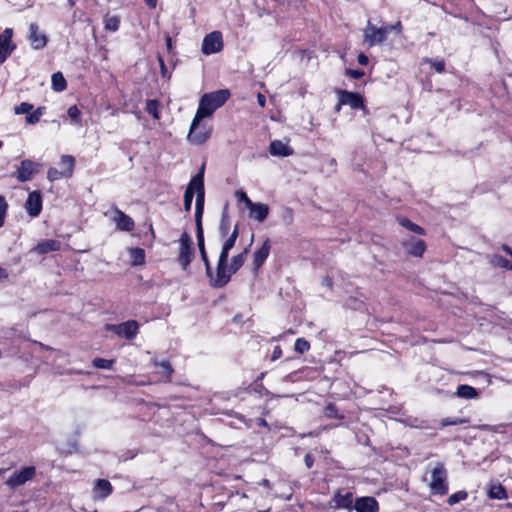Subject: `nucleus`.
<instances>
[{
  "instance_id": "f257e3e1",
  "label": "nucleus",
  "mask_w": 512,
  "mask_h": 512,
  "mask_svg": "<svg viewBox=\"0 0 512 512\" xmlns=\"http://www.w3.org/2000/svg\"><path fill=\"white\" fill-rule=\"evenodd\" d=\"M231 93L228 89H220L214 92L205 93L199 102L197 113L209 117L213 112L224 105Z\"/></svg>"
},
{
  "instance_id": "f03ea898",
  "label": "nucleus",
  "mask_w": 512,
  "mask_h": 512,
  "mask_svg": "<svg viewBox=\"0 0 512 512\" xmlns=\"http://www.w3.org/2000/svg\"><path fill=\"white\" fill-rule=\"evenodd\" d=\"M205 116L200 113L195 114L192 123L190 125V129L187 135V140L192 145H202L211 137V128L206 126L205 124L200 125V122Z\"/></svg>"
},
{
  "instance_id": "7ed1b4c3",
  "label": "nucleus",
  "mask_w": 512,
  "mask_h": 512,
  "mask_svg": "<svg viewBox=\"0 0 512 512\" xmlns=\"http://www.w3.org/2000/svg\"><path fill=\"white\" fill-rule=\"evenodd\" d=\"M194 246L191 236L183 232L179 238V253L177 261L181 268L186 271L194 259Z\"/></svg>"
},
{
  "instance_id": "20e7f679",
  "label": "nucleus",
  "mask_w": 512,
  "mask_h": 512,
  "mask_svg": "<svg viewBox=\"0 0 512 512\" xmlns=\"http://www.w3.org/2000/svg\"><path fill=\"white\" fill-rule=\"evenodd\" d=\"M430 490L434 495L448 493L447 471L442 463H437L431 472Z\"/></svg>"
},
{
  "instance_id": "39448f33",
  "label": "nucleus",
  "mask_w": 512,
  "mask_h": 512,
  "mask_svg": "<svg viewBox=\"0 0 512 512\" xmlns=\"http://www.w3.org/2000/svg\"><path fill=\"white\" fill-rule=\"evenodd\" d=\"M140 325L136 320H128L120 324H107L105 329L117 335L120 338H124L131 341L136 338L139 333Z\"/></svg>"
},
{
  "instance_id": "423d86ee",
  "label": "nucleus",
  "mask_w": 512,
  "mask_h": 512,
  "mask_svg": "<svg viewBox=\"0 0 512 512\" xmlns=\"http://www.w3.org/2000/svg\"><path fill=\"white\" fill-rule=\"evenodd\" d=\"M231 272L228 264L217 263L216 272L211 269V274L206 275L209 278V285L214 289H221L225 287L231 280Z\"/></svg>"
},
{
  "instance_id": "0eeeda50",
  "label": "nucleus",
  "mask_w": 512,
  "mask_h": 512,
  "mask_svg": "<svg viewBox=\"0 0 512 512\" xmlns=\"http://www.w3.org/2000/svg\"><path fill=\"white\" fill-rule=\"evenodd\" d=\"M387 35L388 32L385 26L378 28L368 21L367 26L364 29V42L367 43L369 47L382 44L386 41Z\"/></svg>"
},
{
  "instance_id": "6e6552de",
  "label": "nucleus",
  "mask_w": 512,
  "mask_h": 512,
  "mask_svg": "<svg viewBox=\"0 0 512 512\" xmlns=\"http://www.w3.org/2000/svg\"><path fill=\"white\" fill-rule=\"evenodd\" d=\"M338 96L339 102L335 108L336 111H339L342 105H348L354 110L364 108V99L359 93L338 90Z\"/></svg>"
},
{
  "instance_id": "1a4fd4ad",
  "label": "nucleus",
  "mask_w": 512,
  "mask_h": 512,
  "mask_svg": "<svg viewBox=\"0 0 512 512\" xmlns=\"http://www.w3.org/2000/svg\"><path fill=\"white\" fill-rule=\"evenodd\" d=\"M204 171H205V163L202 164L199 171L195 176L191 179V186H193V191L196 193V205L195 208H203L204 209V201H205V188H204Z\"/></svg>"
},
{
  "instance_id": "9d476101",
  "label": "nucleus",
  "mask_w": 512,
  "mask_h": 512,
  "mask_svg": "<svg viewBox=\"0 0 512 512\" xmlns=\"http://www.w3.org/2000/svg\"><path fill=\"white\" fill-rule=\"evenodd\" d=\"M223 48L222 34L220 31H213L207 34L202 42V53L211 55L220 52Z\"/></svg>"
},
{
  "instance_id": "9b49d317",
  "label": "nucleus",
  "mask_w": 512,
  "mask_h": 512,
  "mask_svg": "<svg viewBox=\"0 0 512 512\" xmlns=\"http://www.w3.org/2000/svg\"><path fill=\"white\" fill-rule=\"evenodd\" d=\"M36 474L34 466H27L20 471H15L6 481V484L11 488H16L31 480Z\"/></svg>"
},
{
  "instance_id": "f8f14e48",
  "label": "nucleus",
  "mask_w": 512,
  "mask_h": 512,
  "mask_svg": "<svg viewBox=\"0 0 512 512\" xmlns=\"http://www.w3.org/2000/svg\"><path fill=\"white\" fill-rule=\"evenodd\" d=\"M61 163H67V169L66 170L59 171L58 169L53 168V167L49 168V170L47 172V178L51 182L59 180V179H61L63 177H69V176L72 175L74 164H75L74 157L70 156V155H63L61 157Z\"/></svg>"
},
{
  "instance_id": "ddd939ff",
  "label": "nucleus",
  "mask_w": 512,
  "mask_h": 512,
  "mask_svg": "<svg viewBox=\"0 0 512 512\" xmlns=\"http://www.w3.org/2000/svg\"><path fill=\"white\" fill-rule=\"evenodd\" d=\"M40 165L32 160H22L17 169L16 177L20 182H27L38 172Z\"/></svg>"
},
{
  "instance_id": "4468645a",
  "label": "nucleus",
  "mask_w": 512,
  "mask_h": 512,
  "mask_svg": "<svg viewBox=\"0 0 512 512\" xmlns=\"http://www.w3.org/2000/svg\"><path fill=\"white\" fill-rule=\"evenodd\" d=\"M402 246L408 255L422 257L426 250V243L422 239L410 236L402 242Z\"/></svg>"
},
{
  "instance_id": "2eb2a0df",
  "label": "nucleus",
  "mask_w": 512,
  "mask_h": 512,
  "mask_svg": "<svg viewBox=\"0 0 512 512\" xmlns=\"http://www.w3.org/2000/svg\"><path fill=\"white\" fill-rule=\"evenodd\" d=\"M353 510L356 512H379L380 506L374 497L361 496L355 499Z\"/></svg>"
},
{
  "instance_id": "dca6fc26",
  "label": "nucleus",
  "mask_w": 512,
  "mask_h": 512,
  "mask_svg": "<svg viewBox=\"0 0 512 512\" xmlns=\"http://www.w3.org/2000/svg\"><path fill=\"white\" fill-rule=\"evenodd\" d=\"M28 40L31 46L35 50L43 49L48 42V38L44 33L39 32V26L37 23H31L29 25Z\"/></svg>"
},
{
  "instance_id": "f3484780",
  "label": "nucleus",
  "mask_w": 512,
  "mask_h": 512,
  "mask_svg": "<svg viewBox=\"0 0 512 512\" xmlns=\"http://www.w3.org/2000/svg\"><path fill=\"white\" fill-rule=\"evenodd\" d=\"M25 209L29 216L37 217L42 210V196L40 191H33L29 193L25 202Z\"/></svg>"
},
{
  "instance_id": "a211bd4d",
  "label": "nucleus",
  "mask_w": 512,
  "mask_h": 512,
  "mask_svg": "<svg viewBox=\"0 0 512 512\" xmlns=\"http://www.w3.org/2000/svg\"><path fill=\"white\" fill-rule=\"evenodd\" d=\"M113 221L121 231L130 232L135 227L134 220L118 208H114Z\"/></svg>"
},
{
  "instance_id": "6ab92c4d",
  "label": "nucleus",
  "mask_w": 512,
  "mask_h": 512,
  "mask_svg": "<svg viewBox=\"0 0 512 512\" xmlns=\"http://www.w3.org/2000/svg\"><path fill=\"white\" fill-rule=\"evenodd\" d=\"M271 244L270 239L267 238L262 246L253 253V269L258 271L265 263L270 254Z\"/></svg>"
},
{
  "instance_id": "aec40b11",
  "label": "nucleus",
  "mask_w": 512,
  "mask_h": 512,
  "mask_svg": "<svg viewBox=\"0 0 512 512\" xmlns=\"http://www.w3.org/2000/svg\"><path fill=\"white\" fill-rule=\"evenodd\" d=\"M61 248V242L55 239H44L35 245L31 252L37 255H45L49 252L58 251Z\"/></svg>"
},
{
  "instance_id": "412c9836",
  "label": "nucleus",
  "mask_w": 512,
  "mask_h": 512,
  "mask_svg": "<svg viewBox=\"0 0 512 512\" xmlns=\"http://www.w3.org/2000/svg\"><path fill=\"white\" fill-rule=\"evenodd\" d=\"M269 152L276 157H288L294 153L293 149L281 140H273L269 145Z\"/></svg>"
},
{
  "instance_id": "4be33fe9",
  "label": "nucleus",
  "mask_w": 512,
  "mask_h": 512,
  "mask_svg": "<svg viewBox=\"0 0 512 512\" xmlns=\"http://www.w3.org/2000/svg\"><path fill=\"white\" fill-rule=\"evenodd\" d=\"M113 491L111 483L106 479H98L93 487L95 499H105Z\"/></svg>"
},
{
  "instance_id": "5701e85b",
  "label": "nucleus",
  "mask_w": 512,
  "mask_h": 512,
  "mask_svg": "<svg viewBox=\"0 0 512 512\" xmlns=\"http://www.w3.org/2000/svg\"><path fill=\"white\" fill-rule=\"evenodd\" d=\"M248 209L249 216L258 221L259 223L263 222L267 218L269 213V207L264 203L253 202Z\"/></svg>"
},
{
  "instance_id": "b1692460",
  "label": "nucleus",
  "mask_w": 512,
  "mask_h": 512,
  "mask_svg": "<svg viewBox=\"0 0 512 512\" xmlns=\"http://www.w3.org/2000/svg\"><path fill=\"white\" fill-rule=\"evenodd\" d=\"M333 500L337 508H344L349 511L354 509L355 500H353V494L351 492H346L345 494L338 492L334 495Z\"/></svg>"
},
{
  "instance_id": "393cba45",
  "label": "nucleus",
  "mask_w": 512,
  "mask_h": 512,
  "mask_svg": "<svg viewBox=\"0 0 512 512\" xmlns=\"http://www.w3.org/2000/svg\"><path fill=\"white\" fill-rule=\"evenodd\" d=\"M253 238H254V235H252L251 237V242H253ZM252 243H250L246 248H244V250L233 256L231 258V261H230V270L231 272H233L234 274L244 265L245 261H246V257H247V254L249 253V248L251 246Z\"/></svg>"
},
{
  "instance_id": "a878e982",
  "label": "nucleus",
  "mask_w": 512,
  "mask_h": 512,
  "mask_svg": "<svg viewBox=\"0 0 512 512\" xmlns=\"http://www.w3.org/2000/svg\"><path fill=\"white\" fill-rule=\"evenodd\" d=\"M151 362L155 367L162 368L163 381L167 382V383L171 382L172 374L174 373V369H173L172 365L170 364V362L167 360L159 361L156 358L152 359Z\"/></svg>"
},
{
  "instance_id": "bb28decb",
  "label": "nucleus",
  "mask_w": 512,
  "mask_h": 512,
  "mask_svg": "<svg viewBox=\"0 0 512 512\" xmlns=\"http://www.w3.org/2000/svg\"><path fill=\"white\" fill-rule=\"evenodd\" d=\"M455 396L463 399H474L479 396V391L470 385L461 384L457 387Z\"/></svg>"
},
{
  "instance_id": "cd10ccee",
  "label": "nucleus",
  "mask_w": 512,
  "mask_h": 512,
  "mask_svg": "<svg viewBox=\"0 0 512 512\" xmlns=\"http://www.w3.org/2000/svg\"><path fill=\"white\" fill-rule=\"evenodd\" d=\"M230 230V218L227 212V205L224 207L219 224V234L225 238L228 236Z\"/></svg>"
},
{
  "instance_id": "c85d7f7f",
  "label": "nucleus",
  "mask_w": 512,
  "mask_h": 512,
  "mask_svg": "<svg viewBox=\"0 0 512 512\" xmlns=\"http://www.w3.org/2000/svg\"><path fill=\"white\" fill-rule=\"evenodd\" d=\"M103 22L105 30L110 32H116L120 27V17L117 15L106 14Z\"/></svg>"
},
{
  "instance_id": "c756f323",
  "label": "nucleus",
  "mask_w": 512,
  "mask_h": 512,
  "mask_svg": "<svg viewBox=\"0 0 512 512\" xmlns=\"http://www.w3.org/2000/svg\"><path fill=\"white\" fill-rule=\"evenodd\" d=\"M398 223H399L402 227L406 228L407 230H409V231H411V232H413V233H415V234H418V235H425V230H424L421 226H419V225H417V224L413 223L411 220H409V219H408V218H406V217H400V218H398Z\"/></svg>"
},
{
  "instance_id": "7c9ffc66",
  "label": "nucleus",
  "mask_w": 512,
  "mask_h": 512,
  "mask_svg": "<svg viewBox=\"0 0 512 512\" xmlns=\"http://www.w3.org/2000/svg\"><path fill=\"white\" fill-rule=\"evenodd\" d=\"M52 89L56 92H62L67 87V82L61 72H56L51 77Z\"/></svg>"
},
{
  "instance_id": "2f4dec72",
  "label": "nucleus",
  "mask_w": 512,
  "mask_h": 512,
  "mask_svg": "<svg viewBox=\"0 0 512 512\" xmlns=\"http://www.w3.org/2000/svg\"><path fill=\"white\" fill-rule=\"evenodd\" d=\"M489 262L494 267L505 268L512 271V263L501 255L494 254L490 256Z\"/></svg>"
},
{
  "instance_id": "473e14b6",
  "label": "nucleus",
  "mask_w": 512,
  "mask_h": 512,
  "mask_svg": "<svg viewBox=\"0 0 512 512\" xmlns=\"http://www.w3.org/2000/svg\"><path fill=\"white\" fill-rule=\"evenodd\" d=\"M131 263L134 266L142 265L145 262V251L142 248L130 249Z\"/></svg>"
},
{
  "instance_id": "72a5a7b5",
  "label": "nucleus",
  "mask_w": 512,
  "mask_h": 512,
  "mask_svg": "<svg viewBox=\"0 0 512 512\" xmlns=\"http://www.w3.org/2000/svg\"><path fill=\"white\" fill-rule=\"evenodd\" d=\"M488 496L491 499L502 500L507 498V493L505 488L501 485H492L488 491Z\"/></svg>"
},
{
  "instance_id": "f704fd0d",
  "label": "nucleus",
  "mask_w": 512,
  "mask_h": 512,
  "mask_svg": "<svg viewBox=\"0 0 512 512\" xmlns=\"http://www.w3.org/2000/svg\"><path fill=\"white\" fill-rule=\"evenodd\" d=\"M159 101L156 99H149L145 105V111L151 115L154 119L158 120L160 118L159 115Z\"/></svg>"
},
{
  "instance_id": "c9c22d12",
  "label": "nucleus",
  "mask_w": 512,
  "mask_h": 512,
  "mask_svg": "<svg viewBox=\"0 0 512 512\" xmlns=\"http://www.w3.org/2000/svg\"><path fill=\"white\" fill-rule=\"evenodd\" d=\"M14 44H8L2 41V38H0V64L4 63L8 56L13 52L15 49Z\"/></svg>"
},
{
  "instance_id": "e433bc0d",
  "label": "nucleus",
  "mask_w": 512,
  "mask_h": 512,
  "mask_svg": "<svg viewBox=\"0 0 512 512\" xmlns=\"http://www.w3.org/2000/svg\"><path fill=\"white\" fill-rule=\"evenodd\" d=\"M193 197H194V191H193V186H191V181H190L185 192H184V210L186 212L191 211Z\"/></svg>"
},
{
  "instance_id": "4c0bfd02",
  "label": "nucleus",
  "mask_w": 512,
  "mask_h": 512,
  "mask_svg": "<svg viewBox=\"0 0 512 512\" xmlns=\"http://www.w3.org/2000/svg\"><path fill=\"white\" fill-rule=\"evenodd\" d=\"M45 107H38L33 112H29L26 116V123L33 125L39 122L41 116L43 115Z\"/></svg>"
},
{
  "instance_id": "58836bf2",
  "label": "nucleus",
  "mask_w": 512,
  "mask_h": 512,
  "mask_svg": "<svg viewBox=\"0 0 512 512\" xmlns=\"http://www.w3.org/2000/svg\"><path fill=\"white\" fill-rule=\"evenodd\" d=\"M238 236H239V225L236 224L234 226L232 233L227 237V239L225 240L222 247H224L225 249L231 250L234 247Z\"/></svg>"
},
{
  "instance_id": "ea45409f",
  "label": "nucleus",
  "mask_w": 512,
  "mask_h": 512,
  "mask_svg": "<svg viewBox=\"0 0 512 512\" xmlns=\"http://www.w3.org/2000/svg\"><path fill=\"white\" fill-rule=\"evenodd\" d=\"M113 364H114L113 359H105V358H100V357H97V358L93 359V361H92V365L98 369L110 370V369H112Z\"/></svg>"
},
{
  "instance_id": "a19ab883",
  "label": "nucleus",
  "mask_w": 512,
  "mask_h": 512,
  "mask_svg": "<svg viewBox=\"0 0 512 512\" xmlns=\"http://www.w3.org/2000/svg\"><path fill=\"white\" fill-rule=\"evenodd\" d=\"M325 416L331 419L339 420L344 418V415L341 412H339L336 405L333 403H330L325 407Z\"/></svg>"
},
{
  "instance_id": "79ce46f5",
  "label": "nucleus",
  "mask_w": 512,
  "mask_h": 512,
  "mask_svg": "<svg viewBox=\"0 0 512 512\" xmlns=\"http://www.w3.org/2000/svg\"><path fill=\"white\" fill-rule=\"evenodd\" d=\"M467 497H468V493L466 491H464V490L457 491L448 497L447 503L450 506H453V505L457 504L458 502L467 499Z\"/></svg>"
},
{
  "instance_id": "37998d69",
  "label": "nucleus",
  "mask_w": 512,
  "mask_h": 512,
  "mask_svg": "<svg viewBox=\"0 0 512 512\" xmlns=\"http://www.w3.org/2000/svg\"><path fill=\"white\" fill-rule=\"evenodd\" d=\"M468 422H469V419H467V418L447 417V418H444L441 420L440 427H446V426H450V425H461V424H466Z\"/></svg>"
},
{
  "instance_id": "c03bdc74",
  "label": "nucleus",
  "mask_w": 512,
  "mask_h": 512,
  "mask_svg": "<svg viewBox=\"0 0 512 512\" xmlns=\"http://www.w3.org/2000/svg\"><path fill=\"white\" fill-rule=\"evenodd\" d=\"M310 349V343L304 339V338H298L295 341L294 350L299 353L303 354L307 352Z\"/></svg>"
},
{
  "instance_id": "a18cd8bd",
  "label": "nucleus",
  "mask_w": 512,
  "mask_h": 512,
  "mask_svg": "<svg viewBox=\"0 0 512 512\" xmlns=\"http://www.w3.org/2000/svg\"><path fill=\"white\" fill-rule=\"evenodd\" d=\"M425 62L429 63L432 68L435 69L437 73H442L445 70V62L444 60L426 58Z\"/></svg>"
},
{
  "instance_id": "49530a36",
  "label": "nucleus",
  "mask_w": 512,
  "mask_h": 512,
  "mask_svg": "<svg viewBox=\"0 0 512 512\" xmlns=\"http://www.w3.org/2000/svg\"><path fill=\"white\" fill-rule=\"evenodd\" d=\"M8 211V203L4 196L0 195V228L3 227Z\"/></svg>"
},
{
  "instance_id": "de8ad7c7",
  "label": "nucleus",
  "mask_w": 512,
  "mask_h": 512,
  "mask_svg": "<svg viewBox=\"0 0 512 512\" xmlns=\"http://www.w3.org/2000/svg\"><path fill=\"white\" fill-rule=\"evenodd\" d=\"M67 114L73 122L77 124L81 122V112L76 105L70 106Z\"/></svg>"
},
{
  "instance_id": "09e8293b",
  "label": "nucleus",
  "mask_w": 512,
  "mask_h": 512,
  "mask_svg": "<svg viewBox=\"0 0 512 512\" xmlns=\"http://www.w3.org/2000/svg\"><path fill=\"white\" fill-rule=\"evenodd\" d=\"M33 109V105L27 102H22L19 105L15 106L14 111L15 114H28Z\"/></svg>"
},
{
  "instance_id": "8fccbe9b",
  "label": "nucleus",
  "mask_w": 512,
  "mask_h": 512,
  "mask_svg": "<svg viewBox=\"0 0 512 512\" xmlns=\"http://www.w3.org/2000/svg\"><path fill=\"white\" fill-rule=\"evenodd\" d=\"M237 199L239 202H243L247 208H249L253 201L250 200V198L247 196V194L243 190H237L235 193Z\"/></svg>"
},
{
  "instance_id": "3c124183",
  "label": "nucleus",
  "mask_w": 512,
  "mask_h": 512,
  "mask_svg": "<svg viewBox=\"0 0 512 512\" xmlns=\"http://www.w3.org/2000/svg\"><path fill=\"white\" fill-rule=\"evenodd\" d=\"M199 252H200L201 259L205 266L206 275H210L212 267H211V264H210V261H209V258H208L207 252H206V248L199 250Z\"/></svg>"
},
{
  "instance_id": "603ef678",
  "label": "nucleus",
  "mask_w": 512,
  "mask_h": 512,
  "mask_svg": "<svg viewBox=\"0 0 512 512\" xmlns=\"http://www.w3.org/2000/svg\"><path fill=\"white\" fill-rule=\"evenodd\" d=\"M197 246L199 250L205 249V239L203 227L196 228Z\"/></svg>"
},
{
  "instance_id": "864d4df0",
  "label": "nucleus",
  "mask_w": 512,
  "mask_h": 512,
  "mask_svg": "<svg viewBox=\"0 0 512 512\" xmlns=\"http://www.w3.org/2000/svg\"><path fill=\"white\" fill-rule=\"evenodd\" d=\"M345 74L352 79H360L364 76V71L360 69H347Z\"/></svg>"
},
{
  "instance_id": "5fc2aeb1",
  "label": "nucleus",
  "mask_w": 512,
  "mask_h": 512,
  "mask_svg": "<svg viewBox=\"0 0 512 512\" xmlns=\"http://www.w3.org/2000/svg\"><path fill=\"white\" fill-rule=\"evenodd\" d=\"M203 212H204L203 208H195V226H196V228L203 227L202 226Z\"/></svg>"
},
{
  "instance_id": "6e6d98bb",
  "label": "nucleus",
  "mask_w": 512,
  "mask_h": 512,
  "mask_svg": "<svg viewBox=\"0 0 512 512\" xmlns=\"http://www.w3.org/2000/svg\"><path fill=\"white\" fill-rule=\"evenodd\" d=\"M229 252H230V250L222 247L217 263L228 264Z\"/></svg>"
},
{
  "instance_id": "4d7b16f0",
  "label": "nucleus",
  "mask_w": 512,
  "mask_h": 512,
  "mask_svg": "<svg viewBox=\"0 0 512 512\" xmlns=\"http://www.w3.org/2000/svg\"><path fill=\"white\" fill-rule=\"evenodd\" d=\"M13 30L11 28H6L2 35H0V38H2V41L8 44L11 43Z\"/></svg>"
},
{
  "instance_id": "13d9d810",
  "label": "nucleus",
  "mask_w": 512,
  "mask_h": 512,
  "mask_svg": "<svg viewBox=\"0 0 512 512\" xmlns=\"http://www.w3.org/2000/svg\"><path fill=\"white\" fill-rule=\"evenodd\" d=\"M158 61H159V65H160V70H161V75L163 78H169L170 75L168 74V70H167V67L164 63V60L161 56L158 57Z\"/></svg>"
},
{
  "instance_id": "bf43d9fd",
  "label": "nucleus",
  "mask_w": 512,
  "mask_h": 512,
  "mask_svg": "<svg viewBox=\"0 0 512 512\" xmlns=\"http://www.w3.org/2000/svg\"><path fill=\"white\" fill-rule=\"evenodd\" d=\"M304 462L306 467L310 469L314 464V457L310 453H307L304 457Z\"/></svg>"
},
{
  "instance_id": "052dcab7",
  "label": "nucleus",
  "mask_w": 512,
  "mask_h": 512,
  "mask_svg": "<svg viewBox=\"0 0 512 512\" xmlns=\"http://www.w3.org/2000/svg\"><path fill=\"white\" fill-rule=\"evenodd\" d=\"M281 355H282V350H281L280 346H275L272 356H271V360L275 361V360L279 359L281 357Z\"/></svg>"
},
{
  "instance_id": "680f3d73",
  "label": "nucleus",
  "mask_w": 512,
  "mask_h": 512,
  "mask_svg": "<svg viewBox=\"0 0 512 512\" xmlns=\"http://www.w3.org/2000/svg\"><path fill=\"white\" fill-rule=\"evenodd\" d=\"M357 61L360 65L362 66H365L368 64L369 62V58L367 55H365L364 53H360L357 57Z\"/></svg>"
},
{
  "instance_id": "e2e57ef3",
  "label": "nucleus",
  "mask_w": 512,
  "mask_h": 512,
  "mask_svg": "<svg viewBox=\"0 0 512 512\" xmlns=\"http://www.w3.org/2000/svg\"><path fill=\"white\" fill-rule=\"evenodd\" d=\"M385 28H387V32L389 33L390 31H393V30H396L398 32L401 31L402 29V25H401V22L398 21L396 24L394 25H385Z\"/></svg>"
},
{
  "instance_id": "0e129e2a",
  "label": "nucleus",
  "mask_w": 512,
  "mask_h": 512,
  "mask_svg": "<svg viewBox=\"0 0 512 512\" xmlns=\"http://www.w3.org/2000/svg\"><path fill=\"white\" fill-rule=\"evenodd\" d=\"M146 5L151 8V9H154L156 6H157V0H144Z\"/></svg>"
},
{
  "instance_id": "69168bd1",
  "label": "nucleus",
  "mask_w": 512,
  "mask_h": 512,
  "mask_svg": "<svg viewBox=\"0 0 512 512\" xmlns=\"http://www.w3.org/2000/svg\"><path fill=\"white\" fill-rule=\"evenodd\" d=\"M165 42H166L168 51H170L172 49V39L169 35H166Z\"/></svg>"
},
{
  "instance_id": "338daca9",
  "label": "nucleus",
  "mask_w": 512,
  "mask_h": 512,
  "mask_svg": "<svg viewBox=\"0 0 512 512\" xmlns=\"http://www.w3.org/2000/svg\"><path fill=\"white\" fill-rule=\"evenodd\" d=\"M8 278V272L6 269L0 267V279Z\"/></svg>"
},
{
  "instance_id": "774afa93",
  "label": "nucleus",
  "mask_w": 512,
  "mask_h": 512,
  "mask_svg": "<svg viewBox=\"0 0 512 512\" xmlns=\"http://www.w3.org/2000/svg\"><path fill=\"white\" fill-rule=\"evenodd\" d=\"M257 425H258V426H263V427H267V426H268V424H267L266 420H265V419H263V418H258V419H257Z\"/></svg>"
}]
</instances>
